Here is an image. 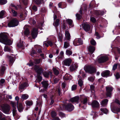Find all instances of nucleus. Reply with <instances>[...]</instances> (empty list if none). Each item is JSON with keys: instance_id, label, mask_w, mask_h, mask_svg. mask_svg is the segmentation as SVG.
I'll return each mask as SVG.
<instances>
[{"instance_id": "1", "label": "nucleus", "mask_w": 120, "mask_h": 120, "mask_svg": "<svg viewBox=\"0 0 120 120\" xmlns=\"http://www.w3.org/2000/svg\"><path fill=\"white\" fill-rule=\"evenodd\" d=\"M0 42L6 45H10L12 44L11 40L8 39L7 35L3 33L0 34Z\"/></svg>"}, {"instance_id": "2", "label": "nucleus", "mask_w": 120, "mask_h": 120, "mask_svg": "<svg viewBox=\"0 0 120 120\" xmlns=\"http://www.w3.org/2000/svg\"><path fill=\"white\" fill-rule=\"evenodd\" d=\"M19 23V21L16 18H14L9 21L8 26L9 27H15L17 26Z\"/></svg>"}, {"instance_id": "3", "label": "nucleus", "mask_w": 120, "mask_h": 120, "mask_svg": "<svg viewBox=\"0 0 120 120\" xmlns=\"http://www.w3.org/2000/svg\"><path fill=\"white\" fill-rule=\"evenodd\" d=\"M111 109L113 112L117 113L120 112V106L117 104H113L111 106Z\"/></svg>"}, {"instance_id": "4", "label": "nucleus", "mask_w": 120, "mask_h": 120, "mask_svg": "<svg viewBox=\"0 0 120 120\" xmlns=\"http://www.w3.org/2000/svg\"><path fill=\"white\" fill-rule=\"evenodd\" d=\"M85 71L90 74H92L96 72V69L94 67L90 65L86 67L85 69Z\"/></svg>"}, {"instance_id": "5", "label": "nucleus", "mask_w": 120, "mask_h": 120, "mask_svg": "<svg viewBox=\"0 0 120 120\" xmlns=\"http://www.w3.org/2000/svg\"><path fill=\"white\" fill-rule=\"evenodd\" d=\"M38 30L37 29L35 28H34L31 33V35L32 37H30L29 38L30 40H31L32 39H35L37 37L38 35Z\"/></svg>"}, {"instance_id": "6", "label": "nucleus", "mask_w": 120, "mask_h": 120, "mask_svg": "<svg viewBox=\"0 0 120 120\" xmlns=\"http://www.w3.org/2000/svg\"><path fill=\"white\" fill-rule=\"evenodd\" d=\"M64 106L65 109L69 112L72 111L74 107L73 105L71 103H68L64 105Z\"/></svg>"}, {"instance_id": "7", "label": "nucleus", "mask_w": 120, "mask_h": 120, "mask_svg": "<svg viewBox=\"0 0 120 120\" xmlns=\"http://www.w3.org/2000/svg\"><path fill=\"white\" fill-rule=\"evenodd\" d=\"M34 70L37 73V75H41L43 72V69L39 65H35Z\"/></svg>"}, {"instance_id": "8", "label": "nucleus", "mask_w": 120, "mask_h": 120, "mask_svg": "<svg viewBox=\"0 0 120 120\" xmlns=\"http://www.w3.org/2000/svg\"><path fill=\"white\" fill-rule=\"evenodd\" d=\"M113 89V88L111 86H107L106 87V95L107 97H110L111 95Z\"/></svg>"}, {"instance_id": "9", "label": "nucleus", "mask_w": 120, "mask_h": 120, "mask_svg": "<svg viewBox=\"0 0 120 120\" xmlns=\"http://www.w3.org/2000/svg\"><path fill=\"white\" fill-rule=\"evenodd\" d=\"M73 44L75 46L82 45L83 41L82 39L80 38L75 39L73 42Z\"/></svg>"}, {"instance_id": "10", "label": "nucleus", "mask_w": 120, "mask_h": 120, "mask_svg": "<svg viewBox=\"0 0 120 120\" xmlns=\"http://www.w3.org/2000/svg\"><path fill=\"white\" fill-rule=\"evenodd\" d=\"M41 49V48L38 47L35 48V49H33L31 51L30 54L31 56H34L33 55L34 54H37L38 52L39 53H40L42 52Z\"/></svg>"}, {"instance_id": "11", "label": "nucleus", "mask_w": 120, "mask_h": 120, "mask_svg": "<svg viewBox=\"0 0 120 120\" xmlns=\"http://www.w3.org/2000/svg\"><path fill=\"white\" fill-rule=\"evenodd\" d=\"M109 58L108 56H103L98 58V62L99 63H104L108 60Z\"/></svg>"}, {"instance_id": "12", "label": "nucleus", "mask_w": 120, "mask_h": 120, "mask_svg": "<svg viewBox=\"0 0 120 120\" xmlns=\"http://www.w3.org/2000/svg\"><path fill=\"white\" fill-rule=\"evenodd\" d=\"M3 112L4 113L7 114H9L10 108L9 105L4 106L2 107Z\"/></svg>"}, {"instance_id": "13", "label": "nucleus", "mask_w": 120, "mask_h": 120, "mask_svg": "<svg viewBox=\"0 0 120 120\" xmlns=\"http://www.w3.org/2000/svg\"><path fill=\"white\" fill-rule=\"evenodd\" d=\"M110 73V72L109 70H106L102 72L101 75V76L103 77H107L112 75V74Z\"/></svg>"}, {"instance_id": "14", "label": "nucleus", "mask_w": 120, "mask_h": 120, "mask_svg": "<svg viewBox=\"0 0 120 120\" xmlns=\"http://www.w3.org/2000/svg\"><path fill=\"white\" fill-rule=\"evenodd\" d=\"M78 65L76 64H72L71 65L70 67V70L71 72L76 70L78 67Z\"/></svg>"}, {"instance_id": "15", "label": "nucleus", "mask_w": 120, "mask_h": 120, "mask_svg": "<svg viewBox=\"0 0 120 120\" xmlns=\"http://www.w3.org/2000/svg\"><path fill=\"white\" fill-rule=\"evenodd\" d=\"M72 61L71 59H66L63 61V64L65 65L69 66H70Z\"/></svg>"}, {"instance_id": "16", "label": "nucleus", "mask_w": 120, "mask_h": 120, "mask_svg": "<svg viewBox=\"0 0 120 120\" xmlns=\"http://www.w3.org/2000/svg\"><path fill=\"white\" fill-rule=\"evenodd\" d=\"M6 68L5 66H2L0 68V76H3L4 75Z\"/></svg>"}, {"instance_id": "17", "label": "nucleus", "mask_w": 120, "mask_h": 120, "mask_svg": "<svg viewBox=\"0 0 120 120\" xmlns=\"http://www.w3.org/2000/svg\"><path fill=\"white\" fill-rule=\"evenodd\" d=\"M41 84H42V86L44 87L45 90L47 89L49 85L48 81L46 80H43L41 82Z\"/></svg>"}, {"instance_id": "18", "label": "nucleus", "mask_w": 120, "mask_h": 120, "mask_svg": "<svg viewBox=\"0 0 120 120\" xmlns=\"http://www.w3.org/2000/svg\"><path fill=\"white\" fill-rule=\"evenodd\" d=\"M79 97L78 96H75L70 98V101L72 103L75 102L77 103H79Z\"/></svg>"}, {"instance_id": "19", "label": "nucleus", "mask_w": 120, "mask_h": 120, "mask_svg": "<svg viewBox=\"0 0 120 120\" xmlns=\"http://www.w3.org/2000/svg\"><path fill=\"white\" fill-rule=\"evenodd\" d=\"M95 50V47L91 45L89 46L88 50L90 52V55L92 54Z\"/></svg>"}, {"instance_id": "20", "label": "nucleus", "mask_w": 120, "mask_h": 120, "mask_svg": "<svg viewBox=\"0 0 120 120\" xmlns=\"http://www.w3.org/2000/svg\"><path fill=\"white\" fill-rule=\"evenodd\" d=\"M99 104L96 100H94L92 103V105L93 108H98L99 106Z\"/></svg>"}, {"instance_id": "21", "label": "nucleus", "mask_w": 120, "mask_h": 120, "mask_svg": "<svg viewBox=\"0 0 120 120\" xmlns=\"http://www.w3.org/2000/svg\"><path fill=\"white\" fill-rule=\"evenodd\" d=\"M43 75L45 78H48L49 77V75L51 76L52 75V73L51 72L49 71L47 72L45 71L43 73Z\"/></svg>"}, {"instance_id": "22", "label": "nucleus", "mask_w": 120, "mask_h": 120, "mask_svg": "<svg viewBox=\"0 0 120 120\" xmlns=\"http://www.w3.org/2000/svg\"><path fill=\"white\" fill-rule=\"evenodd\" d=\"M83 28L86 32L89 31L90 29V25L88 23H85L83 26Z\"/></svg>"}, {"instance_id": "23", "label": "nucleus", "mask_w": 120, "mask_h": 120, "mask_svg": "<svg viewBox=\"0 0 120 120\" xmlns=\"http://www.w3.org/2000/svg\"><path fill=\"white\" fill-rule=\"evenodd\" d=\"M64 79L66 80H71L72 79V76L70 75L67 73L63 77Z\"/></svg>"}, {"instance_id": "24", "label": "nucleus", "mask_w": 120, "mask_h": 120, "mask_svg": "<svg viewBox=\"0 0 120 120\" xmlns=\"http://www.w3.org/2000/svg\"><path fill=\"white\" fill-rule=\"evenodd\" d=\"M17 105V108L18 109L20 112H21L23 111V108L22 106V104L21 103H20L19 104L18 103Z\"/></svg>"}, {"instance_id": "25", "label": "nucleus", "mask_w": 120, "mask_h": 120, "mask_svg": "<svg viewBox=\"0 0 120 120\" xmlns=\"http://www.w3.org/2000/svg\"><path fill=\"white\" fill-rule=\"evenodd\" d=\"M4 50L5 52H12L13 50L10 48V46H5Z\"/></svg>"}, {"instance_id": "26", "label": "nucleus", "mask_w": 120, "mask_h": 120, "mask_svg": "<svg viewBox=\"0 0 120 120\" xmlns=\"http://www.w3.org/2000/svg\"><path fill=\"white\" fill-rule=\"evenodd\" d=\"M108 101V100L106 99L103 100L101 103V105L103 106H105L107 105Z\"/></svg>"}, {"instance_id": "27", "label": "nucleus", "mask_w": 120, "mask_h": 120, "mask_svg": "<svg viewBox=\"0 0 120 120\" xmlns=\"http://www.w3.org/2000/svg\"><path fill=\"white\" fill-rule=\"evenodd\" d=\"M9 65L10 66H11L13 64L14 62V60L13 57L11 56H10L9 57Z\"/></svg>"}, {"instance_id": "28", "label": "nucleus", "mask_w": 120, "mask_h": 120, "mask_svg": "<svg viewBox=\"0 0 120 120\" xmlns=\"http://www.w3.org/2000/svg\"><path fill=\"white\" fill-rule=\"evenodd\" d=\"M65 35L66 39L68 40H69L70 39V35L68 31H65Z\"/></svg>"}, {"instance_id": "29", "label": "nucleus", "mask_w": 120, "mask_h": 120, "mask_svg": "<svg viewBox=\"0 0 120 120\" xmlns=\"http://www.w3.org/2000/svg\"><path fill=\"white\" fill-rule=\"evenodd\" d=\"M95 13L97 16H101L104 14V12L103 11H96Z\"/></svg>"}, {"instance_id": "30", "label": "nucleus", "mask_w": 120, "mask_h": 120, "mask_svg": "<svg viewBox=\"0 0 120 120\" xmlns=\"http://www.w3.org/2000/svg\"><path fill=\"white\" fill-rule=\"evenodd\" d=\"M51 115L52 118H54L57 116L56 112L54 110H52L51 113Z\"/></svg>"}, {"instance_id": "31", "label": "nucleus", "mask_w": 120, "mask_h": 120, "mask_svg": "<svg viewBox=\"0 0 120 120\" xmlns=\"http://www.w3.org/2000/svg\"><path fill=\"white\" fill-rule=\"evenodd\" d=\"M26 83L25 82H24L20 85H19V90H22L26 86Z\"/></svg>"}, {"instance_id": "32", "label": "nucleus", "mask_w": 120, "mask_h": 120, "mask_svg": "<svg viewBox=\"0 0 120 120\" xmlns=\"http://www.w3.org/2000/svg\"><path fill=\"white\" fill-rule=\"evenodd\" d=\"M26 104L27 106H31L32 105L33 102L32 101H30L27 100L26 102Z\"/></svg>"}, {"instance_id": "33", "label": "nucleus", "mask_w": 120, "mask_h": 120, "mask_svg": "<svg viewBox=\"0 0 120 120\" xmlns=\"http://www.w3.org/2000/svg\"><path fill=\"white\" fill-rule=\"evenodd\" d=\"M100 110L106 114H107L108 112V110L106 108H101Z\"/></svg>"}, {"instance_id": "34", "label": "nucleus", "mask_w": 120, "mask_h": 120, "mask_svg": "<svg viewBox=\"0 0 120 120\" xmlns=\"http://www.w3.org/2000/svg\"><path fill=\"white\" fill-rule=\"evenodd\" d=\"M64 52L61 51L60 54V56L57 57V58L59 59H63L64 56Z\"/></svg>"}, {"instance_id": "35", "label": "nucleus", "mask_w": 120, "mask_h": 120, "mask_svg": "<svg viewBox=\"0 0 120 120\" xmlns=\"http://www.w3.org/2000/svg\"><path fill=\"white\" fill-rule=\"evenodd\" d=\"M30 33V31L28 28H26L24 32V34L25 35L27 36Z\"/></svg>"}, {"instance_id": "36", "label": "nucleus", "mask_w": 120, "mask_h": 120, "mask_svg": "<svg viewBox=\"0 0 120 120\" xmlns=\"http://www.w3.org/2000/svg\"><path fill=\"white\" fill-rule=\"evenodd\" d=\"M59 19H56L54 23H53V25L56 27H57L58 26L59 23Z\"/></svg>"}, {"instance_id": "37", "label": "nucleus", "mask_w": 120, "mask_h": 120, "mask_svg": "<svg viewBox=\"0 0 120 120\" xmlns=\"http://www.w3.org/2000/svg\"><path fill=\"white\" fill-rule=\"evenodd\" d=\"M66 22L69 26H72L73 22L71 19H67L66 20Z\"/></svg>"}, {"instance_id": "38", "label": "nucleus", "mask_w": 120, "mask_h": 120, "mask_svg": "<svg viewBox=\"0 0 120 120\" xmlns=\"http://www.w3.org/2000/svg\"><path fill=\"white\" fill-rule=\"evenodd\" d=\"M10 8L11 10V8H12V9H15L16 10H17L18 9V8L14 4H11L10 6Z\"/></svg>"}, {"instance_id": "39", "label": "nucleus", "mask_w": 120, "mask_h": 120, "mask_svg": "<svg viewBox=\"0 0 120 120\" xmlns=\"http://www.w3.org/2000/svg\"><path fill=\"white\" fill-rule=\"evenodd\" d=\"M29 97V95L27 94H23L22 95V98L23 100H26Z\"/></svg>"}, {"instance_id": "40", "label": "nucleus", "mask_w": 120, "mask_h": 120, "mask_svg": "<svg viewBox=\"0 0 120 120\" xmlns=\"http://www.w3.org/2000/svg\"><path fill=\"white\" fill-rule=\"evenodd\" d=\"M41 75H37V78L39 82H41L42 79V77L41 76H40Z\"/></svg>"}, {"instance_id": "41", "label": "nucleus", "mask_w": 120, "mask_h": 120, "mask_svg": "<svg viewBox=\"0 0 120 120\" xmlns=\"http://www.w3.org/2000/svg\"><path fill=\"white\" fill-rule=\"evenodd\" d=\"M72 54V51L71 50L67 49L66 51V54L68 55H71Z\"/></svg>"}, {"instance_id": "42", "label": "nucleus", "mask_w": 120, "mask_h": 120, "mask_svg": "<svg viewBox=\"0 0 120 120\" xmlns=\"http://www.w3.org/2000/svg\"><path fill=\"white\" fill-rule=\"evenodd\" d=\"M78 84L80 87H81L82 86L83 84V82L81 79H79V80L78 81Z\"/></svg>"}, {"instance_id": "43", "label": "nucleus", "mask_w": 120, "mask_h": 120, "mask_svg": "<svg viewBox=\"0 0 120 120\" xmlns=\"http://www.w3.org/2000/svg\"><path fill=\"white\" fill-rule=\"evenodd\" d=\"M59 115L61 118H63L65 117V114L61 112H59Z\"/></svg>"}, {"instance_id": "44", "label": "nucleus", "mask_w": 120, "mask_h": 120, "mask_svg": "<svg viewBox=\"0 0 120 120\" xmlns=\"http://www.w3.org/2000/svg\"><path fill=\"white\" fill-rule=\"evenodd\" d=\"M11 8V12L13 14V15L14 16L16 17L17 16V12L15 11L13 9H12Z\"/></svg>"}, {"instance_id": "45", "label": "nucleus", "mask_w": 120, "mask_h": 120, "mask_svg": "<svg viewBox=\"0 0 120 120\" xmlns=\"http://www.w3.org/2000/svg\"><path fill=\"white\" fill-rule=\"evenodd\" d=\"M54 74L56 75H58L59 74L58 71L56 68H54L53 69Z\"/></svg>"}, {"instance_id": "46", "label": "nucleus", "mask_w": 120, "mask_h": 120, "mask_svg": "<svg viewBox=\"0 0 120 120\" xmlns=\"http://www.w3.org/2000/svg\"><path fill=\"white\" fill-rule=\"evenodd\" d=\"M114 75L116 79H118L120 78V75L118 72H116V74H114Z\"/></svg>"}, {"instance_id": "47", "label": "nucleus", "mask_w": 120, "mask_h": 120, "mask_svg": "<svg viewBox=\"0 0 120 120\" xmlns=\"http://www.w3.org/2000/svg\"><path fill=\"white\" fill-rule=\"evenodd\" d=\"M7 0H0V4L3 5L6 4L7 2Z\"/></svg>"}, {"instance_id": "48", "label": "nucleus", "mask_w": 120, "mask_h": 120, "mask_svg": "<svg viewBox=\"0 0 120 120\" xmlns=\"http://www.w3.org/2000/svg\"><path fill=\"white\" fill-rule=\"evenodd\" d=\"M69 46V43L67 41L64 42V47L65 48H67Z\"/></svg>"}, {"instance_id": "49", "label": "nucleus", "mask_w": 120, "mask_h": 120, "mask_svg": "<svg viewBox=\"0 0 120 120\" xmlns=\"http://www.w3.org/2000/svg\"><path fill=\"white\" fill-rule=\"evenodd\" d=\"M4 15V11L2 10L0 12V18H3V17Z\"/></svg>"}, {"instance_id": "50", "label": "nucleus", "mask_w": 120, "mask_h": 120, "mask_svg": "<svg viewBox=\"0 0 120 120\" xmlns=\"http://www.w3.org/2000/svg\"><path fill=\"white\" fill-rule=\"evenodd\" d=\"M76 16L77 19L78 20H80L81 19L82 17L81 15L79 14H77Z\"/></svg>"}, {"instance_id": "51", "label": "nucleus", "mask_w": 120, "mask_h": 120, "mask_svg": "<svg viewBox=\"0 0 120 120\" xmlns=\"http://www.w3.org/2000/svg\"><path fill=\"white\" fill-rule=\"evenodd\" d=\"M118 64H115L114 65H113L112 70L113 71H115L116 69L117 68V67H118Z\"/></svg>"}, {"instance_id": "52", "label": "nucleus", "mask_w": 120, "mask_h": 120, "mask_svg": "<svg viewBox=\"0 0 120 120\" xmlns=\"http://www.w3.org/2000/svg\"><path fill=\"white\" fill-rule=\"evenodd\" d=\"M90 88L91 91H93L94 92H95V87L93 85H91L90 86Z\"/></svg>"}, {"instance_id": "53", "label": "nucleus", "mask_w": 120, "mask_h": 120, "mask_svg": "<svg viewBox=\"0 0 120 120\" xmlns=\"http://www.w3.org/2000/svg\"><path fill=\"white\" fill-rule=\"evenodd\" d=\"M90 20L92 22L94 23L96 22V20L95 18L92 17L90 18Z\"/></svg>"}, {"instance_id": "54", "label": "nucleus", "mask_w": 120, "mask_h": 120, "mask_svg": "<svg viewBox=\"0 0 120 120\" xmlns=\"http://www.w3.org/2000/svg\"><path fill=\"white\" fill-rule=\"evenodd\" d=\"M90 43L93 45H95L96 44L95 41L94 39L90 41Z\"/></svg>"}, {"instance_id": "55", "label": "nucleus", "mask_w": 120, "mask_h": 120, "mask_svg": "<svg viewBox=\"0 0 120 120\" xmlns=\"http://www.w3.org/2000/svg\"><path fill=\"white\" fill-rule=\"evenodd\" d=\"M88 80L90 81L93 82L94 80V79L92 77H90L88 78Z\"/></svg>"}, {"instance_id": "56", "label": "nucleus", "mask_w": 120, "mask_h": 120, "mask_svg": "<svg viewBox=\"0 0 120 120\" xmlns=\"http://www.w3.org/2000/svg\"><path fill=\"white\" fill-rule=\"evenodd\" d=\"M87 102V98H84L83 101V104H86Z\"/></svg>"}, {"instance_id": "57", "label": "nucleus", "mask_w": 120, "mask_h": 120, "mask_svg": "<svg viewBox=\"0 0 120 120\" xmlns=\"http://www.w3.org/2000/svg\"><path fill=\"white\" fill-rule=\"evenodd\" d=\"M41 59H36L35 61V63L36 64H39L40 63Z\"/></svg>"}, {"instance_id": "58", "label": "nucleus", "mask_w": 120, "mask_h": 120, "mask_svg": "<svg viewBox=\"0 0 120 120\" xmlns=\"http://www.w3.org/2000/svg\"><path fill=\"white\" fill-rule=\"evenodd\" d=\"M77 88V86L76 85H74L72 86L71 87L72 90H75Z\"/></svg>"}, {"instance_id": "59", "label": "nucleus", "mask_w": 120, "mask_h": 120, "mask_svg": "<svg viewBox=\"0 0 120 120\" xmlns=\"http://www.w3.org/2000/svg\"><path fill=\"white\" fill-rule=\"evenodd\" d=\"M59 79L58 78H55L54 80V83L55 84L57 83L59 81Z\"/></svg>"}, {"instance_id": "60", "label": "nucleus", "mask_w": 120, "mask_h": 120, "mask_svg": "<svg viewBox=\"0 0 120 120\" xmlns=\"http://www.w3.org/2000/svg\"><path fill=\"white\" fill-rule=\"evenodd\" d=\"M32 9L34 11H36L37 10V7L35 5H34Z\"/></svg>"}, {"instance_id": "61", "label": "nucleus", "mask_w": 120, "mask_h": 120, "mask_svg": "<svg viewBox=\"0 0 120 120\" xmlns=\"http://www.w3.org/2000/svg\"><path fill=\"white\" fill-rule=\"evenodd\" d=\"M58 37L60 40L62 41L63 38L62 35L61 34H59Z\"/></svg>"}, {"instance_id": "62", "label": "nucleus", "mask_w": 120, "mask_h": 120, "mask_svg": "<svg viewBox=\"0 0 120 120\" xmlns=\"http://www.w3.org/2000/svg\"><path fill=\"white\" fill-rule=\"evenodd\" d=\"M47 43L50 46H52L53 45V43L52 42L50 41H47Z\"/></svg>"}, {"instance_id": "63", "label": "nucleus", "mask_w": 120, "mask_h": 120, "mask_svg": "<svg viewBox=\"0 0 120 120\" xmlns=\"http://www.w3.org/2000/svg\"><path fill=\"white\" fill-rule=\"evenodd\" d=\"M28 0H22V1L23 3L25 5H26L27 4Z\"/></svg>"}, {"instance_id": "64", "label": "nucleus", "mask_w": 120, "mask_h": 120, "mask_svg": "<svg viewBox=\"0 0 120 120\" xmlns=\"http://www.w3.org/2000/svg\"><path fill=\"white\" fill-rule=\"evenodd\" d=\"M17 111L16 109V108L12 110V113L13 115V116H15V113Z\"/></svg>"}]
</instances>
